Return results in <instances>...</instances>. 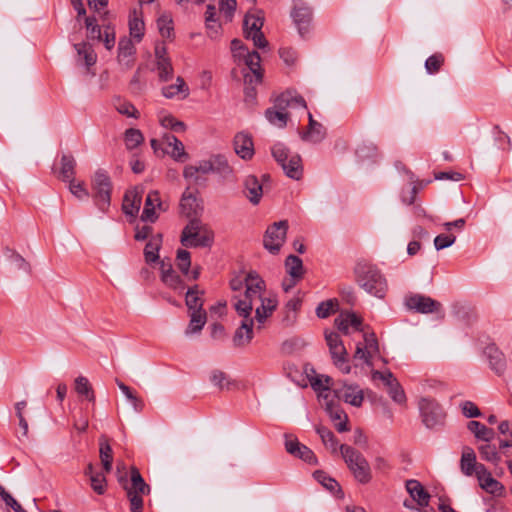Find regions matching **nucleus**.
Returning a JSON list of instances; mask_svg holds the SVG:
<instances>
[{
	"mask_svg": "<svg viewBox=\"0 0 512 512\" xmlns=\"http://www.w3.org/2000/svg\"><path fill=\"white\" fill-rule=\"evenodd\" d=\"M355 281L368 294L384 298L388 289L387 281L380 269L371 262L360 260L354 267Z\"/></svg>",
	"mask_w": 512,
	"mask_h": 512,
	"instance_id": "f257e3e1",
	"label": "nucleus"
},
{
	"mask_svg": "<svg viewBox=\"0 0 512 512\" xmlns=\"http://www.w3.org/2000/svg\"><path fill=\"white\" fill-rule=\"evenodd\" d=\"M265 281L256 273L249 272L245 277V290L233 296V306L239 316H251V311L264 296Z\"/></svg>",
	"mask_w": 512,
	"mask_h": 512,
	"instance_id": "f03ea898",
	"label": "nucleus"
},
{
	"mask_svg": "<svg viewBox=\"0 0 512 512\" xmlns=\"http://www.w3.org/2000/svg\"><path fill=\"white\" fill-rule=\"evenodd\" d=\"M118 482L126 492L131 512H143V496L150 493V486L145 482L137 467L130 468V480L126 473L121 474L120 465L117 466Z\"/></svg>",
	"mask_w": 512,
	"mask_h": 512,
	"instance_id": "7ed1b4c3",
	"label": "nucleus"
},
{
	"mask_svg": "<svg viewBox=\"0 0 512 512\" xmlns=\"http://www.w3.org/2000/svg\"><path fill=\"white\" fill-rule=\"evenodd\" d=\"M210 173L224 180H234L233 169L228 162H197L186 166L183 172L184 177L194 183L205 180Z\"/></svg>",
	"mask_w": 512,
	"mask_h": 512,
	"instance_id": "20e7f679",
	"label": "nucleus"
},
{
	"mask_svg": "<svg viewBox=\"0 0 512 512\" xmlns=\"http://www.w3.org/2000/svg\"><path fill=\"white\" fill-rule=\"evenodd\" d=\"M180 242L185 247H210L214 242V232L200 219L192 218L183 228Z\"/></svg>",
	"mask_w": 512,
	"mask_h": 512,
	"instance_id": "39448f33",
	"label": "nucleus"
},
{
	"mask_svg": "<svg viewBox=\"0 0 512 512\" xmlns=\"http://www.w3.org/2000/svg\"><path fill=\"white\" fill-rule=\"evenodd\" d=\"M339 450L356 481L361 484L369 483L372 479V472L368 461L362 453L346 444L340 445Z\"/></svg>",
	"mask_w": 512,
	"mask_h": 512,
	"instance_id": "423d86ee",
	"label": "nucleus"
},
{
	"mask_svg": "<svg viewBox=\"0 0 512 512\" xmlns=\"http://www.w3.org/2000/svg\"><path fill=\"white\" fill-rule=\"evenodd\" d=\"M156 157L170 156L174 160L187 156L183 143L173 134L166 133L160 139H151Z\"/></svg>",
	"mask_w": 512,
	"mask_h": 512,
	"instance_id": "0eeeda50",
	"label": "nucleus"
},
{
	"mask_svg": "<svg viewBox=\"0 0 512 512\" xmlns=\"http://www.w3.org/2000/svg\"><path fill=\"white\" fill-rule=\"evenodd\" d=\"M93 199L102 212L110 206L112 184L110 177L104 171H97L92 180Z\"/></svg>",
	"mask_w": 512,
	"mask_h": 512,
	"instance_id": "6e6552de",
	"label": "nucleus"
},
{
	"mask_svg": "<svg viewBox=\"0 0 512 512\" xmlns=\"http://www.w3.org/2000/svg\"><path fill=\"white\" fill-rule=\"evenodd\" d=\"M418 407L422 422L428 429H434L444 424L446 414L436 400L421 398Z\"/></svg>",
	"mask_w": 512,
	"mask_h": 512,
	"instance_id": "1a4fd4ad",
	"label": "nucleus"
},
{
	"mask_svg": "<svg viewBox=\"0 0 512 512\" xmlns=\"http://www.w3.org/2000/svg\"><path fill=\"white\" fill-rule=\"evenodd\" d=\"M263 24V17L252 13H247L243 20L244 37L252 40L254 46L258 49H264L268 46V41L262 32Z\"/></svg>",
	"mask_w": 512,
	"mask_h": 512,
	"instance_id": "9d476101",
	"label": "nucleus"
},
{
	"mask_svg": "<svg viewBox=\"0 0 512 512\" xmlns=\"http://www.w3.org/2000/svg\"><path fill=\"white\" fill-rule=\"evenodd\" d=\"M407 309L421 314H441L444 316L442 304L429 296L422 294H411L405 298Z\"/></svg>",
	"mask_w": 512,
	"mask_h": 512,
	"instance_id": "9b49d317",
	"label": "nucleus"
},
{
	"mask_svg": "<svg viewBox=\"0 0 512 512\" xmlns=\"http://www.w3.org/2000/svg\"><path fill=\"white\" fill-rule=\"evenodd\" d=\"M288 230V222L282 220L273 223L265 232L263 244L264 247L272 254H277L285 242Z\"/></svg>",
	"mask_w": 512,
	"mask_h": 512,
	"instance_id": "f8f14e48",
	"label": "nucleus"
},
{
	"mask_svg": "<svg viewBox=\"0 0 512 512\" xmlns=\"http://www.w3.org/2000/svg\"><path fill=\"white\" fill-rule=\"evenodd\" d=\"M291 92L282 93L275 100L274 107L265 112L266 119L274 126L283 128L287 124L288 113L286 108L290 106Z\"/></svg>",
	"mask_w": 512,
	"mask_h": 512,
	"instance_id": "ddd939ff",
	"label": "nucleus"
},
{
	"mask_svg": "<svg viewBox=\"0 0 512 512\" xmlns=\"http://www.w3.org/2000/svg\"><path fill=\"white\" fill-rule=\"evenodd\" d=\"M285 449L295 458H299L310 465L317 464V457L314 452L292 435H285Z\"/></svg>",
	"mask_w": 512,
	"mask_h": 512,
	"instance_id": "4468645a",
	"label": "nucleus"
},
{
	"mask_svg": "<svg viewBox=\"0 0 512 512\" xmlns=\"http://www.w3.org/2000/svg\"><path fill=\"white\" fill-rule=\"evenodd\" d=\"M168 209V205L161 201L158 191H150L146 197L144 209L142 211L141 220L144 222L154 223L158 219L157 210L164 212Z\"/></svg>",
	"mask_w": 512,
	"mask_h": 512,
	"instance_id": "2eb2a0df",
	"label": "nucleus"
},
{
	"mask_svg": "<svg viewBox=\"0 0 512 512\" xmlns=\"http://www.w3.org/2000/svg\"><path fill=\"white\" fill-rule=\"evenodd\" d=\"M460 470L465 476L483 475L486 472V467L476 460V454L471 447L465 446L462 451L460 459Z\"/></svg>",
	"mask_w": 512,
	"mask_h": 512,
	"instance_id": "dca6fc26",
	"label": "nucleus"
},
{
	"mask_svg": "<svg viewBox=\"0 0 512 512\" xmlns=\"http://www.w3.org/2000/svg\"><path fill=\"white\" fill-rule=\"evenodd\" d=\"M264 187L260 179L255 175H248L243 181V194L246 199L254 206L261 202Z\"/></svg>",
	"mask_w": 512,
	"mask_h": 512,
	"instance_id": "f3484780",
	"label": "nucleus"
},
{
	"mask_svg": "<svg viewBox=\"0 0 512 512\" xmlns=\"http://www.w3.org/2000/svg\"><path fill=\"white\" fill-rule=\"evenodd\" d=\"M484 355L488 360L490 369L498 376L503 375L507 368L504 353L495 344H489L484 349Z\"/></svg>",
	"mask_w": 512,
	"mask_h": 512,
	"instance_id": "a211bd4d",
	"label": "nucleus"
},
{
	"mask_svg": "<svg viewBox=\"0 0 512 512\" xmlns=\"http://www.w3.org/2000/svg\"><path fill=\"white\" fill-rule=\"evenodd\" d=\"M243 320L240 326L236 329L233 336V345L235 347H244L248 345L253 339V326L254 319L250 316H241Z\"/></svg>",
	"mask_w": 512,
	"mask_h": 512,
	"instance_id": "6ab92c4d",
	"label": "nucleus"
},
{
	"mask_svg": "<svg viewBox=\"0 0 512 512\" xmlns=\"http://www.w3.org/2000/svg\"><path fill=\"white\" fill-rule=\"evenodd\" d=\"M334 397L344 400L352 406L360 407L364 400L363 390L358 385H344L340 390H334Z\"/></svg>",
	"mask_w": 512,
	"mask_h": 512,
	"instance_id": "aec40b11",
	"label": "nucleus"
},
{
	"mask_svg": "<svg viewBox=\"0 0 512 512\" xmlns=\"http://www.w3.org/2000/svg\"><path fill=\"white\" fill-rule=\"evenodd\" d=\"M235 153L243 160L250 159L254 155L252 137L246 133H238L233 141Z\"/></svg>",
	"mask_w": 512,
	"mask_h": 512,
	"instance_id": "412c9836",
	"label": "nucleus"
},
{
	"mask_svg": "<svg viewBox=\"0 0 512 512\" xmlns=\"http://www.w3.org/2000/svg\"><path fill=\"white\" fill-rule=\"evenodd\" d=\"M142 189L134 188L125 193L122 209L126 215L136 216L142 203Z\"/></svg>",
	"mask_w": 512,
	"mask_h": 512,
	"instance_id": "4be33fe9",
	"label": "nucleus"
},
{
	"mask_svg": "<svg viewBox=\"0 0 512 512\" xmlns=\"http://www.w3.org/2000/svg\"><path fill=\"white\" fill-rule=\"evenodd\" d=\"M312 388L318 393L320 400L327 401L334 398V393L331 390L332 378L325 375H316L310 379Z\"/></svg>",
	"mask_w": 512,
	"mask_h": 512,
	"instance_id": "5701e85b",
	"label": "nucleus"
},
{
	"mask_svg": "<svg viewBox=\"0 0 512 512\" xmlns=\"http://www.w3.org/2000/svg\"><path fill=\"white\" fill-rule=\"evenodd\" d=\"M308 119V127L304 132L301 133L302 139L313 143L321 142L326 135L324 126L318 121L314 120L310 112H308Z\"/></svg>",
	"mask_w": 512,
	"mask_h": 512,
	"instance_id": "b1692460",
	"label": "nucleus"
},
{
	"mask_svg": "<svg viewBox=\"0 0 512 512\" xmlns=\"http://www.w3.org/2000/svg\"><path fill=\"white\" fill-rule=\"evenodd\" d=\"M405 487L409 495L412 497L414 501L417 502L419 506H428L430 495L418 480H407L405 483Z\"/></svg>",
	"mask_w": 512,
	"mask_h": 512,
	"instance_id": "393cba45",
	"label": "nucleus"
},
{
	"mask_svg": "<svg viewBox=\"0 0 512 512\" xmlns=\"http://www.w3.org/2000/svg\"><path fill=\"white\" fill-rule=\"evenodd\" d=\"M479 486L487 493L494 496H502L505 491L504 485L492 477L491 473L486 469L485 474L477 477Z\"/></svg>",
	"mask_w": 512,
	"mask_h": 512,
	"instance_id": "a878e982",
	"label": "nucleus"
},
{
	"mask_svg": "<svg viewBox=\"0 0 512 512\" xmlns=\"http://www.w3.org/2000/svg\"><path fill=\"white\" fill-rule=\"evenodd\" d=\"M260 305L255 308L256 320L262 324L276 309L277 299L275 297L263 296L259 301Z\"/></svg>",
	"mask_w": 512,
	"mask_h": 512,
	"instance_id": "bb28decb",
	"label": "nucleus"
},
{
	"mask_svg": "<svg viewBox=\"0 0 512 512\" xmlns=\"http://www.w3.org/2000/svg\"><path fill=\"white\" fill-rule=\"evenodd\" d=\"M135 53V47L132 41L128 38H123L118 44V61L125 65L126 68H130L133 65V55Z\"/></svg>",
	"mask_w": 512,
	"mask_h": 512,
	"instance_id": "cd10ccee",
	"label": "nucleus"
},
{
	"mask_svg": "<svg viewBox=\"0 0 512 512\" xmlns=\"http://www.w3.org/2000/svg\"><path fill=\"white\" fill-rule=\"evenodd\" d=\"M291 16L298 27L300 35H304L311 21L312 13L308 7H294Z\"/></svg>",
	"mask_w": 512,
	"mask_h": 512,
	"instance_id": "c85d7f7f",
	"label": "nucleus"
},
{
	"mask_svg": "<svg viewBox=\"0 0 512 512\" xmlns=\"http://www.w3.org/2000/svg\"><path fill=\"white\" fill-rule=\"evenodd\" d=\"M51 171L58 179L70 183L74 180L75 162H54Z\"/></svg>",
	"mask_w": 512,
	"mask_h": 512,
	"instance_id": "c756f323",
	"label": "nucleus"
},
{
	"mask_svg": "<svg viewBox=\"0 0 512 512\" xmlns=\"http://www.w3.org/2000/svg\"><path fill=\"white\" fill-rule=\"evenodd\" d=\"M203 295L204 291L200 290L198 285H194L187 290L185 303L191 312L196 310L205 311L203 309Z\"/></svg>",
	"mask_w": 512,
	"mask_h": 512,
	"instance_id": "7c9ffc66",
	"label": "nucleus"
},
{
	"mask_svg": "<svg viewBox=\"0 0 512 512\" xmlns=\"http://www.w3.org/2000/svg\"><path fill=\"white\" fill-rule=\"evenodd\" d=\"M211 383L219 390H231L237 386L235 380L222 370L214 369L210 374Z\"/></svg>",
	"mask_w": 512,
	"mask_h": 512,
	"instance_id": "2f4dec72",
	"label": "nucleus"
},
{
	"mask_svg": "<svg viewBox=\"0 0 512 512\" xmlns=\"http://www.w3.org/2000/svg\"><path fill=\"white\" fill-rule=\"evenodd\" d=\"M162 245V235L157 234L150 238L144 248L145 261L148 264L155 263L159 260V250Z\"/></svg>",
	"mask_w": 512,
	"mask_h": 512,
	"instance_id": "473e14b6",
	"label": "nucleus"
},
{
	"mask_svg": "<svg viewBox=\"0 0 512 512\" xmlns=\"http://www.w3.org/2000/svg\"><path fill=\"white\" fill-rule=\"evenodd\" d=\"M179 206L181 214L186 217L190 218L196 215L198 208L197 199L189 189L185 190L182 194Z\"/></svg>",
	"mask_w": 512,
	"mask_h": 512,
	"instance_id": "72a5a7b5",
	"label": "nucleus"
},
{
	"mask_svg": "<svg viewBox=\"0 0 512 512\" xmlns=\"http://www.w3.org/2000/svg\"><path fill=\"white\" fill-rule=\"evenodd\" d=\"M468 430L481 441L491 442L494 439L495 432L493 429L486 427L479 421L472 420L467 425Z\"/></svg>",
	"mask_w": 512,
	"mask_h": 512,
	"instance_id": "f704fd0d",
	"label": "nucleus"
},
{
	"mask_svg": "<svg viewBox=\"0 0 512 512\" xmlns=\"http://www.w3.org/2000/svg\"><path fill=\"white\" fill-rule=\"evenodd\" d=\"M189 92V87L180 76L177 77L175 84L167 85L162 88V95L167 99H171L178 94H182V99H184L188 97Z\"/></svg>",
	"mask_w": 512,
	"mask_h": 512,
	"instance_id": "c9c22d12",
	"label": "nucleus"
},
{
	"mask_svg": "<svg viewBox=\"0 0 512 512\" xmlns=\"http://www.w3.org/2000/svg\"><path fill=\"white\" fill-rule=\"evenodd\" d=\"M99 456L101 460V464L103 466V470L106 473H110L112 470V462H113V451L111 445L105 437L100 438L99 443Z\"/></svg>",
	"mask_w": 512,
	"mask_h": 512,
	"instance_id": "e433bc0d",
	"label": "nucleus"
},
{
	"mask_svg": "<svg viewBox=\"0 0 512 512\" xmlns=\"http://www.w3.org/2000/svg\"><path fill=\"white\" fill-rule=\"evenodd\" d=\"M313 476L327 490H329L335 495L343 497V491L339 483L335 479L328 476L324 471L317 470L313 473Z\"/></svg>",
	"mask_w": 512,
	"mask_h": 512,
	"instance_id": "4c0bfd02",
	"label": "nucleus"
},
{
	"mask_svg": "<svg viewBox=\"0 0 512 512\" xmlns=\"http://www.w3.org/2000/svg\"><path fill=\"white\" fill-rule=\"evenodd\" d=\"M141 9H134L130 15L129 29L130 35L140 41L144 35V22L141 18Z\"/></svg>",
	"mask_w": 512,
	"mask_h": 512,
	"instance_id": "58836bf2",
	"label": "nucleus"
},
{
	"mask_svg": "<svg viewBox=\"0 0 512 512\" xmlns=\"http://www.w3.org/2000/svg\"><path fill=\"white\" fill-rule=\"evenodd\" d=\"M243 59L249 70L254 74L256 83L261 82V58L259 53L257 51L247 52L246 55H244Z\"/></svg>",
	"mask_w": 512,
	"mask_h": 512,
	"instance_id": "ea45409f",
	"label": "nucleus"
},
{
	"mask_svg": "<svg viewBox=\"0 0 512 512\" xmlns=\"http://www.w3.org/2000/svg\"><path fill=\"white\" fill-rule=\"evenodd\" d=\"M207 321L206 311L196 310L190 313V322L186 329V334L198 333L202 330Z\"/></svg>",
	"mask_w": 512,
	"mask_h": 512,
	"instance_id": "a19ab883",
	"label": "nucleus"
},
{
	"mask_svg": "<svg viewBox=\"0 0 512 512\" xmlns=\"http://www.w3.org/2000/svg\"><path fill=\"white\" fill-rule=\"evenodd\" d=\"M478 451L482 460L498 465L501 461V456L497 451L495 445L486 442L478 447Z\"/></svg>",
	"mask_w": 512,
	"mask_h": 512,
	"instance_id": "79ce46f5",
	"label": "nucleus"
},
{
	"mask_svg": "<svg viewBox=\"0 0 512 512\" xmlns=\"http://www.w3.org/2000/svg\"><path fill=\"white\" fill-rule=\"evenodd\" d=\"M74 389L80 396H84L88 401H95V394L89 380L84 376H78L74 381Z\"/></svg>",
	"mask_w": 512,
	"mask_h": 512,
	"instance_id": "37998d69",
	"label": "nucleus"
},
{
	"mask_svg": "<svg viewBox=\"0 0 512 512\" xmlns=\"http://www.w3.org/2000/svg\"><path fill=\"white\" fill-rule=\"evenodd\" d=\"M285 268L290 277L302 279L304 274L303 262L295 255H289L285 261Z\"/></svg>",
	"mask_w": 512,
	"mask_h": 512,
	"instance_id": "c03bdc74",
	"label": "nucleus"
},
{
	"mask_svg": "<svg viewBox=\"0 0 512 512\" xmlns=\"http://www.w3.org/2000/svg\"><path fill=\"white\" fill-rule=\"evenodd\" d=\"M316 433L321 438L322 443L324 446L328 449H330L331 453H336L338 450V441L333 434V432L324 427V426H317L316 427Z\"/></svg>",
	"mask_w": 512,
	"mask_h": 512,
	"instance_id": "a18cd8bd",
	"label": "nucleus"
},
{
	"mask_svg": "<svg viewBox=\"0 0 512 512\" xmlns=\"http://www.w3.org/2000/svg\"><path fill=\"white\" fill-rule=\"evenodd\" d=\"M75 49L77 50L79 61L83 62L85 66L90 67L96 62V54L92 47L87 43H79L75 44Z\"/></svg>",
	"mask_w": 512,
	"mask_h": 512,
	"instance_id": "49530a36",
	"label": "nucleus"
},
{
	"mask_svg": "<svg viewBox=\"0 0 512 512\" xmlns=\"http://www.w3.org/2000/svg\"><path fill=\"white\" fill-rule=\"evenodd\" d=\"M390 379V383H388V393L394 402L398 404H404L406 402L405 392L398 382V380L394 377V375H388Z\"/></svg>",
	"mask_w": 512,
	"mask_h": 512,
	"instance_id": "de8ad7c7",
	"label": "nucleus"
},
{
	"mask_svg": "<svg viewBox=\"0 0 512 512\" xmlns=\"http://www.w3.org/2000/svg\"><path fill=\"white\" fill-rule=\"evenodd\" d=\"M271 154L274 160H301L298 154L292 153L289 148L281 143H275L271 147Z\"/></svg>",
	"mask_w": 512,
	"mask_h": 512,
	"instance_id": "09e8293b",
	"label": "nucleus"
},
{
	"mask_svg": "<svg viewBox=\"0 0 512 512\" xmlns=\"http://www.w3.org/2000/svg\"><path fill=\"white\" fill-rule=\"evenodd\" d=\"M4 256L8 261H10L15 266L16 269L23 270L27 273L30 272V264L16 251L6 248Z\"/></svg>",
	"mask_w": 512,
	"mask_h": 512,
	"instance_id": "8fccbe9b",
	"label": "nucleus"
},
{
	"mask_svg": "<svg viewBox=\"0 0 512 512\" xmlns=\"http://www.w3.org/2000/svg\"><path fill=\"white\" fill-rule=\"evenodd\" d=\"M161 281L169 288L177 291H183L185 288L184 282L175 270L166 272L161 275Z\"/></svg>",
	"mask_w": 512,
	"mask_h": 512,
	"instance_id": "3c124183",
	"label": "nucleus"
},
{
	"mask_svg": "<svg viewBox=\"0 0 512 512\" xmlns=\"http://www.w3.org/2000/svg\"><path fill=\"white\" fill-rule=\"evenodd\" d=\"M283 172L291 179L299 180L303 176L302 162H280Z\"/></svg>",
	"mask_w": 512,
	"mask_h": 512,
	"instance_id": "603ef678",
	"label": "nucleus"
},
{
	"mask_svg": "<svg viewBox=\"0 0 512 512\" xmlns=\"http://www.w3.org/2000/svg\"><path fill=\"white\" fill-rule=\"evenodd\" d=\"M160 81L167 82L173 78V67L170 58L156 61Z\"/></svg>",
	"mask_w": 512,
	"mask_h": 512,
	"instance_id": "864d4df0",
	"label": "nucleus"
},
{
	"mask_svg": "<svg viewBox=\"0 0 512 512\" xmlns=\"http://www.w3.org/2000/svg\"><path fill=\"white\" fill-rule=\"evenodd\" d=\"M143 135L139 129L129 128L124 135V142L128 149L136 148L143 141Z\"/></svg>",
	"mask_w": 512,
	"mask_h": 512,
	"instance_id": "5fc2aeb1",
	"label": "nucleus"
},
{
	"mask_svg": "<svg viewBox=\"0 0 512 512\" xmlns=\"http://www.w3.org/2000/svg\"><path fill=\"white\" fill-rule=\"evenodd\" d=\"M337 306V300L330 299L327 301H323L317 306L316 315L322 319L327 318L331 314L336 312Z\"/></svg>",
	"mask_w": 512,
	"mask_h": 512,
	"instance_id": "6e6d98bb",
	"label": "nucleus"
},
{
	"mask_svg": "<svg viewBox=\"0 0 512 512\" xmlns=\"http://www.w3.org/2000/svg\"><path fill=\"white\" fill-rule=\"evenodd\" d=\"M333 399L334 398L324 401L326 411L329 414L332 421L336 422L341 421L343 419L348 420L346 413L343 411V409L334 404Z\"/></svg>",
	"mask_w": 512,
	"mask_h": 512,
	"instance_id": "4d7b16f0",
	"label": "nucleus"
},
{
	"mask_svg": "<svg viewBox=\"0 0 512 512\" xmlns=\"http://www.w3.org/2000/svg\"><path fill=\"white\" fill-rule=\"evenodd\" d=\"M115 109L122 115L127 117H132L137 119L139 117V112L135 108V106L129 101H122L120 99L116 100Z\"/></svg>",
	"mask_w": 512,
	"mask_h": 512,
	"instance_id": "13d9d810",
	"label": "nucleus"
},
{
	"mask_svg": "<svg viewBox=\"0 0 512 512\" xmlns=\"http://www.w3.org/2000/svg\"><path fill=\"white\" fill-rule=\"evenodd\" d=\"M444 63V56L441 53H435L425 61V69L428 74L437 73Z\"/></svg>",
	"mask_w": 512,
	"mask_h": 512,
	"instance_id": "bf43d9fd",
	"label": "nucleus"
},
{
	"mask_svg": "<svg viewBox=\"0 0 512 512\" xmlns=\"http://www.w3.org/2000/svg\"><path fill=\"white\" fill-rule=\"evenodd\" d=\"M177 267L184 275H189L191 255L187 250L179 249L176 255Z\"/></svg>",
	"mask_w": 512,
	"mask_h": 512,
	"instance_id": "052dcab7",
	"label": "nucleus"
},
{
	"mask_svg": "<svg viewBox=\"0 0 512 512\" xmlns=\"http://www.w3.org/2000/svg\"><path fill=\"white\" fill-rule=\"evenodd\" d=\"M157 26L162 37L170 38L173 31L172 20L166 15H162L157 20Z\"/></svg>",
	"mask_w": 512,
	"mask_h": 512,
	"instance_id": "680f3d73",
	"label": "nucleus"
},
{
	"mask_svg": "<svg viewBox=\"0 0 512 512\" xmlns=\"http://www.w3.org/2000/svg\"><path fill=\"white\" fill-rule=\"evenodd\" d=\"M356 153L360 159H365V158L372 159V158L379 157L378 149L373 143L363 144V145L359 146L356 150Z\"/></svg>",
	"mask_w": 512,
	"mask_h": 512,
	"instance_id": "e2e57ef3",
	"label": "nucleus"
},
{
	"mask_svg": "<svg viewBox=\"0 0 512 512\" xmlns=\"http://www.w3.org/2000/svg\"><path fill=\"white\" fill-rule=\"evenodd\" d=\"M92 489L99 495H102L106 491V478L101 472H97L90 478Z\"/></svg>",
	"mask_w": 512,
	"mask_h": 512,
	"instance_id": "0e129e2a",
	"label": "nucleus"
},
{
	"mask_svg": "<svg viewBox=\"0 0 512 512\" xmlns=\"http://www.w3.org/2000/svg\"><path fill=\"white\" fill-rule=\"evenodd\" d=\"M236 5V0H220V11L223 13L226 22L232 21Z\"/></svg>",
	"mask_w": 512,
	"mask_h": 512,
	"instance_id": "69168bd1",
	"label": "nucleus"
},
{
	"mask_svg": "<svg viewBox=\"0 0 512 512\" xmlns=\"http://www.w3.org/2000/svg\"><path fill=\"white\" fill-rule=\"evenodd\" d=\"M205 24L208 37L212 40L219 39L222 34V25L218 19L206 21Z\"/></svg>",
	"mask_w": 512,
	"mask_h": 512,
	"instance_id": "338daca9",
	"label": "nucleus"
},
{
	"mask_svg": "<svg viewBox=\"0 0 512 512\" xmlns=\"http://www.w3.org/2000/svg\"><path fill=\"white\" fill-rule=\"evenodd\" d=\"M334 365H342L345 362V358L348 357L347 350L344 344L338 345L329 350Z\"/></svg>",
	"mask_w": 512,
	"mask_h": 512,
	"instance_id": "774afa93",
	"label": "nucleus"
}]
</instances>
